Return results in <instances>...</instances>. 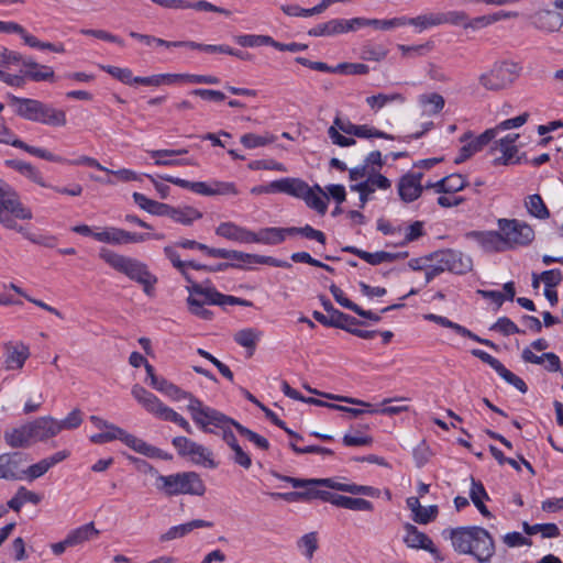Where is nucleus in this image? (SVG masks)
<instances>
[{"instance_id":"18","label":"nucleus","mask_w":563,"mask_h":563,"mask_svg":"<svg viewBox=\"0 0 563 563\" xmlns=\"http://www.w3.org/2000/svg\"><path fill=\"white\" fill-rule=\"evenodd\" d=\"M422 173H408L404 175L398 183V194L405 202H412L417 200L423 190L421 184Z\"/></svg>"},{"instance_id":"52","label":"nucleus","mask_w":563,"mask_h":563,"mask_svg":"<svg viewBox=\"0 0 563 563\" xmlns=\"http://www.w3.org/2000/svg\"><path fill=\"white\" fill-rule=\"evenodd\" d=\"M522 528L528 536L541 533L543 538L560 537V529L555 523L529 525L528 522H523Z\"/></svg>"},{"instance_id":"23","label":"nucleus","mask_w":563,"mask_h":563,"mask_svg":"<svg viewBox=\"0 0 563 563\" xmlns=\"http://www.w3.org/2000/svg\"><path fill=\"white\" fill-rule=\"evenodd\" d=\"M216 234L239 243H252L253 231L234 222H222L216 228Z\"/></svg>"},{"instance_id":"39","label":"nucleus","mask_w":563,"mask_h":563,"mask_svg":"<svg viewBox=\"0 0 563 563\" xmlns=\"http://www.w3.org/2000/svg\"><path fill=\"white\" fill-rule=\"evenodd\" d=\"M470 498L484 517H492V512L484 504V500H489V496L484 485L474 477L471 478Z\"/></svg>"},{"instance_id":"46","label":"nucleus","mask_w":563,"mask_h":563,"mask_svg":"<svg viewBox=\"0 0 563 563\" xmlns=\"http://www.w3.org/2000/svg\"><path fill=\"white\" fill-rule=\"evenodd\" d=\"M419 103L423 108L424 113L433 115L442 111L445 101L441 95L432 92L419 96Z\"/></svg>"},{"instance_id":"43","label":"nucleus","mask_w":563,"mask_h":563,"mask_svg":"<svg viewBox=\"0 0 563 563\" xmlns=\"http://www.w3.org/2000/svg\"><path fill=\"white\" fill-rule=\"evenodd\" d=\"M133 200L140 208L154 216L166 217L168 213L167 211L169 210V205L152 200L140 192L133 194Z\"/></svg>"},{"instance_id":"15","label":"nucleus","mask_w":563,"mask_h":563,"mask_svg":"<svg viewBox=\"0 0 563 563\" xmlns=\"http://www.w3.org/2000/svg\"><path fill=\"white\" fill-rule=\"evenodd\" d=\"M29 345L23 342H5L3 344V367L5 371H21L30 357Z\"/></svg>"},{"instance_id":"25","label":"nucleus","mask_w":563,"mask_h":563,"mask_svg":"<svg viewBox=\"0 0 563 563\" xmlns=\"http://www.w3.org/2000/svg\"><path fill=\"white\" fill-rule=\"evenodd\" d=\"M273 188L276 189V194H286L299 199L309 192V185L305 180L292 177L275 180Z\"/></svg>"},{"instance_id":"51","label":"nucleus","mask_w":563,"mask_h":563,"mask_svg":"<svg viewBox=\"0 0 563 563\" xmlns=\"http://www.w3.org/2000/svg\"><path fill=\"white\" fill-rule=\"evenodd\" d=\"M297 548L301 552V554L307 559L311 560L313 558L314 552L319 548L318 543V533L312 531L303 534L297 540Z\"/></svg>"},{"instance_id":"38","label":"nucleus","mask_w":563,"mask_h":563,"mask_svg":"<svg viewBox=\"0 0 563 563\" xmlns=\"http://www.w3.org/2000/svg\"><path fill=\"white\" fill-rule=\"evenodd\" d=\"M306 205L316 210L320 214H324L328 210L327 192L319 186H309V192L301 198Z\"/></svg>"},{"instance_id":"59","label":"nucleus","mask_w":563,"mask_h":563,"mask_svg":"<svg viewBox=\"0 0 563 563\" xmlns=\"http://www.w3.org/2000/svg\"><path fill=\"white\" fill-rule=\"evenodd\" d=\"M354 136L361 137V139H372V137H378V139H385V140H395V136L391 134H388L384 131H380L374 126L362 124L355 126Z\"/></svg>"},{"instance_id":"16","label":"nucleus","mask_w":563,"mask_h":563,"mask_svg":"<svg viewBox=\"0 0 563 563\" xmlns=\"http://www.w3.org/2000/svg\"><path fill=\"white\" fill-rule=\"evenodd\" d=\"M404 528L406 531L404 543L408 548L416 550L422 549L431 553L437 561L444 560L439 550L435 548L433 541L426 533L419 531L418 528L411 523H406Z\"/></svg>"},{"instance_id":"24","label":"nucleus","mask_w":563,"mask_h":563,"mask_svg":"<svg viewBox=\"0 0 563 563\" xmlns=\"http://www.w3.org/2000/svg\"><path fill=\"white\" fill-rule=\"evenodd\" d=\"M496 137V130H486L481 135L472 139L465 143L460 150L459 156L455 158V163L460 164L470 158L475 153L482 151L492 140Z\"/></svg>"},{"instance_id":"53","label":"nucleus","mask_w":563,"mask_h":563,"mask_svg":"<svg viewBox=\"0 0 563 563\" xmlns=\"http://www.w3.org/2000/svg\"><path fill=\"white\" fill-rule=\"evenodd\" d=\"M402 240L399 242L400 246H405L413 241H417L424 235V224L422 221H415L409 225L402 228Z\"/></svg>"},{"instance_id":"56","label":"nucleus","mask_w":563,"mask_h":563,"mask_svg":"<svg viewBox=\"0 0 563 563\" xmlns=\"http://www.w3.org/2000/svg\"><path fill=\"white\" fill-rule=\"evenodd\" d=\"M234 428L236 431L245 437L250 442H252L254 445H256L261 450H268L269 449V442L266 438L260 435L258 433L243 427L241 423L236 421L234 423Z\"/></svg>"},{"instance_id":"1","label":"nucleus","mask_w":563,"mask_h":563,"mask_svg":"<svg viewBox=\"0 0 563 563\" xmlns=\"http://www.w3.org/2000/svg\"><path fill=\"white\" fill-rule=\"evenodd\" d=\"M449 537L456 552L473 555L478 563H489L495 555L494 538L485 528H454L449 530Z\"/></svg>"},{"instance_id":"45","label":"nucleus","mask_w":563,"mask_h":563,"mask_svg":"<svg viewBox=\"0 0 563 563\" xmlns=\"http://www.w3.org/2000/svg\"><path fill=\"white\" fill-rule=\"evenodd\" d=\"M276 140L277 136L269 132H265L261 135L255 133H245L241 136L240 142L245 148L253 150L269 145L274 143Z\"/></svg>"},{"instance_id":"22","label":"nucleus","mask_w":563,"mask_h":563,"mask_svg":"<svg viewBox=\"0 0 563 563\" xmlns=\"http://www.w3.org/2000/svg\"><path fill=\"white\" fill-rule=\"evenodd\" d=\"M290 236V228L267 227L253 232L252 243L278 245Z\"/></svg>"},{"instance_id":"28","label":"nucleus","mask_w":563,"mask_h":563,"mask_svg":"<svg viewBox=\"0 0 563 563\" xmlns=\"http://www.w3.org/2000/svg\"><path fill=\"white\" fill-rule=\"evenodd\" d=\"M533 25L545 32H556L563 25L561 13L552 10H542L533 15Z\"/></svg>"},{"instance_id":"61","label":"nucleus","mask_w":563,"mask_h":563,"mask_svg":"<svg viewBox=\"0 0 563 563\" xmlns=\"http://www.w3.org/2000/svg\"><path fill=\"white\" fill-rule=\"evenodd\" d=\"M258 255L254 254H247L240 251H233V250H225L221 249L219 258L223 260H234L240 263H246V264H256V258Z\"/></svg>"},{"instance_id":"14","label":"nucleus","mask_w":563,"mask_h":563,"mask_svg":"<svg viewBox=\"0 0 563 563\" xmlns=\"http://www.w3.org/2000/svg\"><path fill=\"white\" fill-rule=\"evenodd\" d=\"M27 462V455L22 452L0 454V479H23V466Z\"/></svg>"},{"instance_id":"41","label":"nucleus","mask_w":563,"mask_h":563,"mask_svg":"<svg viewBox=\"0 0 563 563\" xmlns=\"http://www.w3.org/2000/svg\"><path fill=\"white\" fill-rule=\"evenodd\" d=\"M41 500L42 497L38 494L26 489L24 486H20L15 495L8 501V506L19 512L24 504L37 505Z\"/></svg>"},{"instance_id":"29","label":"nucleus","mask_w":563,"mask_h":563,"mask_svg":"<svg viewBox=\"0 0 563 563\" xmlns=\"http://www.w3.org/2000/svg\"><path fill=\"white\" fill-rule=\"evenodd\" d=\"M8 98L13 104H15V113L29 121L36 122L38 109H41V102L36 99L20 98L13 95H9Z\"/></svg>"},{"instance_id":"10","label":"nucleus","mask_w":563,"mask_h":563,"mask_svg":"<svg viewBox=\"0 0 563 563\" xmlns=\"http://www.w3.org/2000/svg\"><path fill=\"white\" fill-rule=\"evenodd\" d=\"M497 225L507 251L528 246L534 240L533 228L525 221L500 218Z\"/></svg>"},{"instance_id":"19","label":"nucleus","mask_w":563,"mask_h":563,"mask_svg":"<svg viewBox=\"0 0 563 563\" xmlns=\"http://www.w3.org/2000/svg\"><path fill=\"white\" fill-rule=\"evenodd\" d=\"M476 243L487 253H501L507 251L500 230L473 231L470 234Z\"/></svg>"},{"instance_id":"57","label":"nucleus","mask_w":563,"mask_h":563,"mask_svg":"<svg viewBox=\"0 0 563 563\" xmlns=\"http://www.w3.org/2000/svg\"><path fill=\"white\" fill-rule=\"evenodd\" d=\"M441 24H452L467 29L468 15L464 11L439 12Z\"/></svg>"},{"instance_id":"8","label":"nucleus","mask_w":563,"mask_h":563,"mask_svg":"<svg viewBox=\"0 0 563 563\" xmlns=\"http://www.w3.org/2000/svg\"><path fill=\"white\" fill-rule=\"evenodd\" d=\"M521 66L510 60L497 62L493 67L478 77L483 88L489 91H500L509 88L520 76Z\"/></svg>"},{"instance_id":"17","label":"nucleus","mask_w":563,"mask_h":563,"mask_svg":"<svg viewBox=\"0 0 563 563\" xmlns=\"http://www.w3.org/2000/svg\"><path fill=\"white\" fill-rule=\"evenodd\" d=\"M355 18L345 19H332L330 21L319 23L308 31L310 36H335L339 34L347 33L357 30Z\"/></svg>"},{"instance_id":"62","label":"nucleus","mask_w":563,"mask_h":563,"mask_svg":"<svg viewBox=\"0 0 563 563\" xmlns=\"http://www.w3.org/2000/svg\"><path fill=\"white\" fill-rule=\"evenodd\" d=\"M82 422V412L79 409L71 410L67 417L63 420H57V424L59 426V433L63 430H74L77 429Z\"/></svg>"},{"instance_id":"58","label":"nucleus","mask_w":563,"mask_h":563,"mask_svg":"<svg viewBox=\"0 0 563 563\" xmlns=\"http://www.w3.org/2000/svg\"><path fill=\"white\" fill-rule=\"evenodd\" d=\"M297 234L302 235L309 240H314L322 245H324L327 242L325 234L322 231L313 229L309 224H306L302 228L290 227V236L297 235Z\"/></svg>"},{"instance_id":"49","label":"nucleus","mask_w":563,"mask_h":563,"mask_svg":"<svg viewBox=\"0 0 563 563\" xmlns=\"http://www.w3.org/2000/svg\"><path fill=\"white\" fill-rule=\"evenodd\" d=\"M405 25H413L419 29V31L427 30L432 26L441 25V19H439V13H428L421 14L416 18H406L401 16Z\"/></svg>"},{"instance_id":"26","label":"nucleus","mask_w":563,"mask_h":563,"mask_svg":"<svg viewBox=\"0 0 563 563\" xmlns=\"http://www.w3.org/2000/svg\"><path fill=\"white\" fill-rule=\"evenodd\" d=\"M188 151L185 148L180 150H154L148 151V154L154 159V164L158 166H183L194 165L190 159H178L174 156L186 154Z\"/></svg>"},{"instance_id":"35","label":"nucleus","mask_w":563,"mask_h":563,"mask_svg":"<svg viewBox=\"0 0 563 563\" xmlns=\"http://www.w3.org/2000/svg\"><path fill=\"white\" fill-rule=\"evenodd\" d=\"M167 212L168 213L166 214V217L183 225H190L196 220L202 218V212L190 206H184L178 208L169 206V210Z\"/></svg>"},{"instance_id":"31","label":"nucleus","mask_w":563,"mask_h":563,"mask_svg":"<svg viewBox=\"0 0 563 563\" xmlns=\"http://www.w3.org/2000/svg\"><path fill=\"white\" fill-rule=\"evenodd\" d=\"M23 67L25 68L26 79L32 81H52L55 77L54 70L51 66L41 65L32 58L23 60Z\"/></svg>"},{"instance_id":"47","label":"nucleus","mask_w":563,"mask_h":563,"mask_svg":"<svg viewBox=\"0 0 563 563\" xmlns=\"http://www.w3.org/2000/svg\"><path fill=\"white\" fill-rule=\"evenodd\" d=\"M189 457L195 464L202 465L207 468H216L218 466L213 460L212 452L197 442L191 453H189Z\"/></svg>"},{"instance_id":"2","label":"nucleus","mask_w":563,"mask_h":563,"mask_svg":"<svg viewBox=\"0 0 563 563\" xmlns=\"http://www.w3.org/2000/svg\"><path fill=\"white\" fill-rule=\"evenodd\" d=\"M32 218L33 213L31 209L20 201L14 189L3 180H0V223L7 229L22 233L34 243L52 246L53 244L49 242L53 239L49 238L45 241H38L32 238L23 227L16 223V220H31Z\"/></svg>"},{"instance_id":"63","label":"nucleus","mask_w":563,"mask_h":563,"mask_svg":"<svg viewBox=\"0 0 563 563\" xmlns=\"http://www.w3.org/2000/svg\"><path fill=\"white\" fill-rule=\"evenodd\" d=\"M187 303L189 307V310L192 314L203 319V320H210L213 316L212 311L205 308V301H201L199 298L188 297Z\"/></svg>"},{"instance_id":"32","label":"nucleus","mask_w":563,"mask_h":563,"mask_svg":"<svg viewBox=\"0 0 563 563\" xmlns=\"http://www.w3.org/2000/svg\"><path fill=\"white\" fill-rule=\"evenodd\" d=\"M212 522L196 519L186 523L170 527L164 534L161 536V541L166 542L174 539L183 538L190 533L194 529L198 528H211Z\"/></svg>"},{"instance_id":"27","label":"nucleus","mask_w":563,"mask_h":563,"mask_svg":"<svg viewBox=\"0 0 563 563\" xmlns=\"http://www.w3.org/2000/svg\"><path fill=\"white\" fill-rule=\"evenodd\" d=\"M187 290L189 292L188 297L195 296V298H199L201 301H205V305L223 306L224 295L219 292L212 286H203L201 284L194 283L187 287Z\"/></svg>"},{"instance_id":"3","label":"nucleus","mask_w":563,"mask_h":563,"mask_svg":"<svg viewBox=\"0 0 563 563\" xmlns=\"http://www.w3.org/2000/svg\"><path fill=\"white\" fill-rule=\"evenodd\" d=\"M99 256L113 269L140 284L147 296H153L157 277L150 272L145 263L108 249H101Z\"/></svg>"},{"instance_id":"21","label":"nucleus","mask_w":563,"mask_h":563,"mask_svg":"<svg viewBox=\"0 0 563 563\" xmlns=\"http://www.w3.org/2000/svg\"><path fill=\"white\" fill-rule=\"evenodd\" d=\"M492 152L495 155L493 161L495 166L515 165L521 162V157L518 155V146L516 144H510V142H501L498 140L492 147Z\"/></svg>"},{"instance_id":"33","label":"nucleus","mask_w":563,"mask_h":563,"mask_svg":"<svg viewBox=\"0 0 563 563\" xmlns=\"http://www.w3.org/2000/svg\"><path fill=\"white\" fill-rule=\"evenodd\" d=\"M40 108L41 109H38L36 115V122L51 126H64L66 124L67 120L65 111L43 102H41Z\"/></svg>"},{"instance_id":"7","label":"nucleus","mask_w":563,"mask_h":563,"mask_svg":"<svg viewBox=\"0 0 563 563\" xmlns=\"http://www.w3.org/2000/svg\"><path fill=\"white\" fill-rule=\"evenodd\" d=\"M192 421L207 433L218 434V429L223 428L225 423H236L235 420L220 412L219 410L206 406L195 396H190V402L187 405Z\"/></svg>"},{"instance_id":"20","label":"nucleus","mask_w":563,"mask_h":563,"mask_svg":"<svg viewBox=\"0 0 563 563\" xmlns=\"http://www.w3.org/2000/svg\"><path fill=\"white\" fill-rule=\"evenodd\" d=\"M34 441H46L59 433L57 419L45 416L29 422Z\"/></svg>"},{"instance_id":"37","label":"nucleus","mask_w":563,"mask_h":563,"mask_svg":"<svg viewBox=\"0 0 563 563\" xmlns=\"http://www.w3.org/2000/svg\"><path fill=\"white\" fill-rule=\"evenodd\" d=\"M121 442H123L126 446L145 455L147 457H157L159 456V449L146 443L144 440L128 433L125 430L123 431V435L121 438Z\"/></svg>"},{"instance_id":"30","label":"nucleus","mask_w":563,"mask_h":563,"mask_svg":"<svg viewBox=\"0 0 563 563\" xmlns=\"http://www.w3.org/2000/svg\"><path fill=\"white\" fill-rule=\"evenodd\" d=\"M5 443L13 449L26 448L33 440L32 431L29 423L19 428L7 430L3 434Z\"/></svg>"},{"instance_id":"11","label":"nucleus","mask_w":563,"mask_h":563,"mask_svg":"<svg viewBox=\"0 0 563 563\" xmlns=\"http://www.w3.org/2000/svg\"><path fill=\"white\" fill-rule=\"evenodd\" d=\"M93 239L111 245L137 244L150 240H164V233H135L117 227L98 228Z\"/></svg>"},{"instance_id":"6","label":"nucleus","mask_w":563,"mask_h":563,"mask_svg":"<svg viewBox=\"0 0 563 563\" xmlns=\"http://www.w3.org/2000/svg\"><path fill=\"white\" fill-rule=\"evenodd\" d=\"M131 393L144 409L157 419L174 422L183 428L187 433H192L191 426L181 415L163 404L154 394L150 393L141 385H134Z\"/></svg>"},{"instance_id":"36","label":"nucleus","mask_w":563,"mask_h":563,"mask_svg":"<svg viewBox=\"0 0 563 563\" xmlns=\"http://www.w3.org/2000/svg\"><path fill=\"white\" fill-rule=\"evenodd\" d=\"M518 13L512 11H498L487 15H481L473 19L468 18L467 29H472L474 31L487 27L498 21L517 18Z\"/></svg>"},{"instance_id":"60","label":"nucleus","mask_w":563,"mask_h":563,"mask_svg":"<svg viewBox=\"0 0 563 563\" xmlns=\"http://www.w3.org/2000/svg\"><path fill=\"white\" fill-rule=\"evenodd\" d=\"M102 70L111 75L113 78L120 80L125 85H135V77L130 68H121L117 66H100Z\"/></svg>"},{"instance_id":"40","label":"nucleus","mask_w":563,"mask_h":563,"mask_svg":"<svg viewBox=\"0 0 563 563\" xmlns=\"http://www.w3.org/2000/svg\"><path fill=\"white\" fill-rule=\"evenodd\" d=\"M98 536L99 531L95 528L92 522H89L71 530L66 537V543H70L71 547H75Z\"/></svg>"},{"instance_id":"13","label":"nucleus","mask_w":563,"mask_h":563,"mask_svg":"<svg viewBox=\"0 0 563 563\" xmlns=\"http://www.w3.org/2000/svg\"><path fill=\"white\" fill-rule=\"evenodd\" d=\"M0 143L12 145L16 148H21L29 154L36 156L38 158L48 161V162H64L62 156L53 154L49 151H46L41 147H35L27 145L25 142L21 141L16 137V135L5 125V123L0 118Z\"/></svg>"},{"instance_id":"50","label":"nucleus","mask_w":563,"mask_h":563,"mask_svg":"<svg viewBox=\"0 0 563 563\" xmlns=\"http://www.w3.org/2000/svg\"><path fill=\"white\" fill-rule=\"evenodd\" d=\"M405 98L401 93L393 92V93H378L375 96H371L366 98L367 106L374 110L378 111L383 109L385 106L391 102H404Z\"/></svg>"},{"instance_id":"44","label":"nucleus","mask_w":563,"mask_h":563,"mask_svg":"<svg viewBox=\"0 0 563 563\" xmlns=\"http://www.w3.org/2000/svg\"><path fill=\"white\" fill-rule=\"evenodd\" d=\"M354 23H356L357 29L363 26H373L374 29L382 31H389L395 27L404 26L401 16L388 20L355 18Z\"/></svg>"},{"instance_id":"54","label":"nucleus","mask_w":563,"mask_h":563,"mask_svg":"<svg viewBox=\"0 0 563 563\" xmlns=\"http://www.w3.org/2000/svg\"><path fill=\"white\" fill-rule=\"evenodd\" d=\"M363 324L362 321L357 320L356 318L346 314L340 310H333L332 314V327L345 330L350 332V330H353L355 325Z\"/></svg>"},{"instance_id":"34","label":"nucleus","mask_w":563,"mask_h":563,"mask_svg":"<svg viewBox=\"0 0 563 563\" xmlns=\"http://www.w3.org/2000/svg\"><path fill=\"white\" fill-rule=\"evenodd\" d=\"M263 336V331L256 328H244L234 333V342L247 350L249 356H252L257 343Z\"/></svg>"},{"instance_id":"5","label":"nucleus","mask_w":563,"mask_h":563,"mask_svg":"<svg viewBox=\"0 0 563 563\" xmlns=\"http://www.w3.org/2000/svg\"><path fill=\"white\" fill-rule=\"evenodd\" d=\"M273 498H282L287 501L305 500L310 498H320L332 505L350 510L371 511L373 504L363 498H353L343 495H334L324 490L310 489L308 492H290V493H271Z\"/></svg>"},{"instance_id":"4","label":"nucleus","mask_w":563,"mask_h":563,"mask_svg":"<svg viewBox=\"0 0 563 563\" xmlns=\"http://www.w3.org/2000/svg\"><path fill=\"white\" fill-rule=\"evenodd\" d=\"M156 488L167 497L177 495L202 496L206 492L203 481L195 472L158 475Z\"/></svg>"},{"instance_id":"48","label":"nucleus","mask_w":563,"mask_h":563,"mask_svg":"<svg viewBox=\"0 0 563 563\" xmlns=\"http://www.w3.org/2000/svg\"><path fill=\"white\" fill-rule=\"evenodd\" d=\"M525 206L529 214L534 218L544 220L550 217L549 209L547 208L541 196L538 194L528 196L525 201Z\"/></svg>"},{"instance_id":"9","label":"nucleus","mask_w":563,"mask_h":563,"mask_svg":"<svg viewBox=\"0 0 563 563\" xmlns=\"http://www.w3.org/2000/svg\"><path fill=\"white\" fill-rule=\"evenodd\" d=\"M383 165L382 153L379 151H373L366 156L362 165L349 170L350 180L358 181L360 179L366 178L375 189L387 190L391 187V183L387 177L380 174Z\"/></svg>"},{"instance_id":"42","label":"nucleus","mask_w":563,"mask_h":563,"mask_svg":"<svg viewBox=\"0 0 563 563\" xmlns=\"http://www.w3.org/2000/svg\"><path fill=\"white\" fill-rule=\"evenodd\" d=\"M7 165L11 166L15 170L20 172L22 175L31 179L33 183L40 185L41 187H51L47 185L44 180L43 175L41 172L35 168L30 163L23 162V161H7Z\"/></svg>"},{"instance_id":"55","label":"nucleus","mask_w":563,"mask_h":563,"mask_svg":"<svg viewBox=\"0 0 563 563\" xmlns=\"http://www.w3.org/2000/svg\"><path fill=\"white\" fill-rule=\"evenodd\" d=\"M388 49L383 45L366 44L362 47L361 58L364 60L380 62L386 58Z\"/></svg>"},{"instance_id":"64","label":"nucleus","mask_w":563,"mask_h":563,"mask_svg":"<svg viewBox=\"0 0 563 563\" xmlns=\"http://www.w3.org/2000/svg\"><path fill=\"white\" fill-rule=\"evenodd\" d=\"M49 468V463H47L46 459H43L27 468H23V478L34 481L43 476Z\"/></svg>"},{"instance_id":"12","label":"nucleus","mask_w":563,"mask_h":563,"mask_svg":"<svg viewBox=\"0 0 563 563\" xmlns=\"http://www.w3.org/2000/svg\"><path fill=\"white\" fill-rule=\"evenodd\" d=\"M431 262L439 263L443 267V272H451L453 274H466L472 271L473 261L471 256L456 250H441L430 255Z\"/></svg>"}]
</instances>
